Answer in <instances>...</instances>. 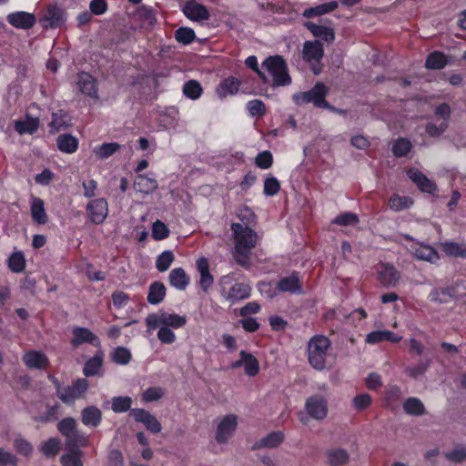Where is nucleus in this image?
I'll return each mask as SVG.
<instances>
[{"label": "nucleus", "mask_w": 466, "mask_h": 466, "mask_svg": "<svg viewBox=\"0 0 466 466\" xmlns=\"http://www.w3.org/2000/svg\"><path fill=\"white\" fill-rule=\"evenodd\" d=\"M444 457L455 463H461L466 460V446L456 445L451 450L444 452Z\"/></svg>", "instance_id": "a19ab883"}, {"label": "nucleus", "mask_w": 466, "mask_h": 466, "mask_svg": "<svg viewBox=\"0 0 466 466\" xmlns=\"http://www.w3.org/2000/svg\"><path fill=\"white\" fill-rule=\"evenodd\" d=\"M67 452L60 458L63 466H83L82 458L84 452L78 447H66Z\"/></svg>", "instance_id": "4be33fe9"}, {"label": "nucleus", "mask_w": 466, "mask_h": 466, "mask_svg": "<svg viewBox=\"0 0 466 466\" xmlns=\"http://www.w3.org/2000/svg\"><path fill=\"white\" fill-rule=\"evenodd\" d=\"M263 72H259L264 82L271 83L273 86H287L291 83L286 62L279 56L268 57L262 63Z\"/></svg>", "instance_id": "f03ea898"}, {"label": "nucleus", "mask_w": 466, "mask_h": 466, "mask_svg": "<svg viewBox=\"0 0 466 466\" xmlns=\"http://www.w3.org/2000/svg\"><path fill=\"white\" fill-rule=\"evenodd\" d=\"M131 403L129 397H116L112 400V410L115 412H124L130 409Z\"/></svg>", "instance_id": "052dcab7"}, {"label": "nucleus", "mask_w": 466, "mask_h": 466, "mask_svg": "<svg viewBox=\"0 0 466 466\" xmlns=\"http://www.w3.org/2000/svg\"><path fill=\"white\" fill-rule=\"evenodd\" d=\"M238 419L236 415L229 414L223 417L218 423L216 440L218 442L225 443L233 436Z\"/></svg>", "instance_id": "1a4fd4ad"}, {"label": "nucleus", "mask_w": 466, "mask_h": 466, "mask_svg": "<svg viewBox=\"0 0 466 466\" xmlns=\"http://www.w3.org/2000/svg\"><path fill=\"white\" fill-rule=\"evenodd\" d=\"M134 188L145 194H149L157 188V182L154 178L139 175L134 182Z\"/></svg>", "instance_id": "473e14b6"}, {"label": "nucleus", "mask_w": 466, "mask_h": 466, "mask_svg": "<svg viewBox=\"0 0 466 466\" xmlns=\"http://www.w3.org/2000/svg\"><path fill=\"white\" fill-rule=\"evenodd\" d=\"M329 339L321 335L313 337L308 344V360L312 368L321 370L326 367Z\"/></svg>", "instance_id": "20e7f679"}, {"label": "nucleus", "mask_w": 466, "mask_h": 466, "mask_svg": "<svg viewBox=\"0 0 466 466\" xmlns=\"http://www.w3.org/2000/svg\"><path fill=\"white\" fill-rule=\"evenodd\" d=\"M111 357L116 363L126 365L131 360V353L127 348L118 347L112 352Z\"/></svg>", "instance_id": "5fc2aeb1"}, {"label": "nucleus", "mask_w": 466, "mask_h": 466, "mask_svg": "<svg viewBox=\"0 0 466 466\" xmlns=\"http://www.w3.org/2000/svg\"><path fill=\"white\" fill-rule=\"evenodd\" d=\"M452 299L451 287L435 288L429 295V299L435 303H447Z\"/></svg>", "instance_id": "ea45409f"}, {"label": "nucleus", "mask_w": 466, "mask_h": 466, "mask_svg": "<svg viewBox=\"0 0 466 466\" xmlns=\"http://www.w3.org/2000/svg\"><path fill=\"white\" fill-rule=\"evenodd\" d=\"M404 238L411 241L409 249L416 258L430 263H435L439 260V254L431 246L414 241L409 235H405Z\"/></svg>", "instance_id": "6e6552de"}, {"label": "nucleus", "mask_w": 466, "mask_h": 466, "mask_svg": "<svg viewBox=\"0 0 466 466\" xmlns=\"http://www.w3.org/2000/svg\"><path fill=\"white\" fill-rule=\"evenodd\" d=\"M183 92L187 97L196 99L200 96L202 93V87L198 81L189 80L184 85Z\"/></svg>", "instance_id": "864d4df0"}, {"label": "nucleus", "mask_w": 466, "mask_h": 466, "mask_svg": "<svg viewBox=\"0 0 466 466\" xmlns=\"http://www.w3.org/2000/svg\"><path fill=\"white\" fill-rule=\"evenodd\" d=\"M173 260H174L173 253L168 250L164 251L157 258V262H156L157 268L159 271L164 272L169 268V266L171 265Z\"/></svg>", "instance_id": "bf43d9fd"}, {"label": "nucleus", "mask_w": 466, "mask_h": 466, "mask_svg": "<svg viewBox=\"0 0 466 466\" xmlns=\"http://www.w3.org/2000/svg\"><path fill=\"white\" fill-rule=\"evenodd\" d=\"M231 367L233 369L242 368L245 374L249 377L256 376L259 371V363L257 358L244 350L240 351L239 359L232 362Z\"/></svg>", "instance_id": "9b49d317"}, {"label": "nucleus", "mask_w": 466, "mask_h": 466, "mask_svg": "<svg viewBox=\"0 0 466 466\" xmlns=\"http://www.w3.org/2000/svg\"><path fill=\"white\" fill-rule=\"evenodd\" d=\"M408 176L421 191L431 194H434L437 191L434 182L425 177L420 170L410 168L408 171Z\"/></svg>", "instance_id": "f3484780"}, {"label": "nucleus", "mask_w": 466, "mask_h": 466, "mask_svg": "<svg viewBox=\"0 0 466 466\" xmlns=\"http://www.w3.org/2000/svg\"><path fill=\"white\" fill-rule=\"evenodd\" d=\"M338 3L336 1H330L328 3H324L321 5H319L315 7L308 8L303 12V16L305 17H312V16H318L322 15L328 13H330L337 9Z\"/></svg>", "instance_id": "c9c22d12"}, {"label": "nucleus", "mask_w": 466, "mask_h": 466, "mask_svg": "<svg viewBox=\"0 0 466 466\" xmlns=\"http://www.w3.org/2000/svg\"><path fill=\"white\" fill-rule=\"evenodd\" d=\"M130 415L136 421L143 423L147 430L152 433H158L162 430L161 423L149 411L143 409H133Z\"/></svg>", "instance_id": "f8f14e48"}, {"label": "nucleus", "mask_w": 466, "mask_h": 466, "mask_svg": "<svg viewBox=\"0 0 466 466\" xmlns=\"http://www.w3.org/2000/svg\"><path fill=\"white\" fill-rule=\"evenodd\" d=\"M121 148V145L118 143H104L93 149V153L96 157L99 159H106L113 156Z\"/></svg>", "instance_id": "e433bc0d"}, {"label": "nucleus", "mask_w": 466, "mask_h": 466, "mask_svg": "<svg viewBox=\"0 0 466 466\" xmlns=\"http://www.w3.org/2000/svg\"><path fill=\"white\" fill-rule=\"evenodd\" d=\"M59 404H56L54 406H50L47 408V410L45 414H39L34 416V420L36 422H47L50 420H56L57 419V411L59 409Z\"/></svg>", "instance_id": "680f3d73"}, {"label": "nucleus", "mask_w": 466, "mask_h": 466, "mask_svg": "<svg viewBox=\"0 0 466 466\" xmlns=\"http://www.w3.org/2000/svg\"><path fill=\"white\" fill-rule=\"evenodd\" d=\"M18 461L19 460L15 454L0 448V466H17Z\"/></svg>", "instance_id": "774afa93"}, {"label": "nucleus", "mask_w": 466, "mask_h": 466, "mask_svg": "<svg viewBox=\"0 0 466 466\" xmlns=\"http://www.w3.org/2000/svg\"><path fill=\"white\" fill-rule=\"evenodd\" d=\"M39 127V120L37 117H31L25 116L24 119H20L15 122V128L20 134H33Z\"/></svg>", "instance_id": "cd10ccee"}, {"label": "nucleus", "mask_w": 466, "mask_h": 466, "mask_svg": "<svg viewBox=\"0 0 466 466\" xmlns=\"http://www.w3.org/2000/svg\"><path fill=\"white\" fill-rule=\"evenodd\" d=\"M301 56L303 60L310 66L313 73L318 75L321 70L319 64L324 56L322 44L318 40L306 41L302 46Z\"/></svg>", "instance_id": "0eeeda50"}, {"label": "nucleus", "mask_w": 466, "mask_h": 466, "mask_svg": "<svg viewBox=\"0 0 466 466\" xmlns=\"http://www.w3.org/2000/svg\"><path fill=\"white\" fill-rule=\"evenodd\" d=\"M164 396V390L158 387L148 388L142 396V399L146 402L156 401L160 400Z\"/></svg>", "instance_id": "338daca9"}, {"label": "nucleus", "mask_w": 466, "mask_h": 466, "mask_svg": "<svg viewBox=\"0 0 466 466\" xmlns=\"http://www.w3.org/2000/svg\"><path fill=\"white\" fill-rule=\"evenodd\" d=\"M283 441V435L280 431L272 432L259 441L258 447L275 448Z\"/></svg>", "instance_id": "09e8293b"}, {"label": "nucleus", "mask_w": 466, "mask_h": 466, "mask_svg": "<svg viewBox=\"0 0 466 466\" xmlns=\"http://www.w3.org/2000/svg\"><path fill=\"white\" fill-rule=\"evenodd\" d=\"M327 93L328 87L322 83H318L308 92L294 94L292 98L294 103L298 106L312 103L316 107L331 109L325 99Z\"/></svg>", "instance_id": "423d86ee"}, {"label": "nucleus", "mask_w": 466, "mask_h": 466, "mask_svg": "<svg viewBox=\"0 0 466 466\" xmlns=\"http://www.w3.org/2000/svg\"><path fill=\"white\" fill-rule=\"evenodd\" d=\"M402 337L387 329H378L367 334L365 341L368 344L376 345L383 341L398 343Z\"/></svg>", "instance_id": "dca6fc26"}, {"label": "nucleus", "mask_w": 466, "mask_h": 466, "mask_svg": "<svg viewBox=\"0 0 466 466\" xmlns=\"http://www.w3.org/2000/svg\"><path fill=\"white\" fill-rule=\"evenodd\" d=\"M166 295V287L163 283L156 281L149 287L147 301L150 304H158Z\"/></svg>", "instance_id": "58836bf2"}, {"label": "nucleus", "mask_w": 466, "mask_h": 466, "mask_svg": "<svg viewBox=\"0 0 466 466\" xmlns=\"http://www.w3.org/2000/svg\"><path fill=\"white\" fill-rule=\"evenodd\" d=\"M379 280L385 287H394L398 284L400 275L394 266L380 263L377 268Z\"/></svg>", "instance_id": "ddd939ff"}, {"label": "nucleus", "mask_w": 466, "mask_h": 466, "mask_svg": "<svg viewBox=\"0 0 466 466\" xmlns=\"http://www.w3.org/2000/svg\"><path fill=\"white\" fill-rule=\"evenodd\" d=\"M102 420V411L96 406H88L81 411V421L86 426L96 427Z\"/></svg>", "instance_id": "5701e85b"}, {"label": "nucleus", "mask_w": 466, "mask_h": 466, "mask_svg": "<svg viewBox=\"0 0 466 466\" xmlns=\"http://www.w3.org/2000/svg\"><path fill=\"white\" fill-rule=\"evenodd\" d=\"M240 81L236 77H228L219 84L216 89L217 95L221 97H227L238 93Z\"/></svg>", "instance_id": "b1692460"}, {"label": "nucleus", "mask_w": 466, "mask_h": 466, "mask_svg": "<svg viewBox=\"0 0 466 466\" xmlns=\"http://www.w3.org/2000/svg\"><path fill=\"white\" fill-rule=\"evenodd\" d=\"M447 127L445 120L438 121L437 118H434L431 123L427 125L426 132L431 137H438L447 129Z\"/></svg>", "instance_id": "13d9d810"}, {"label": "nucleus", "mask_w": 466, "mask_h": 466, "mask_svg": "<svg viewBox=\"0 0 466 466\" xmlns=\"http://www.w3.org/2000/svg\"><path fill=\"white\" fill-rule=\"evenodd\" d=\"M305 25L312 33V35L314 36L319 37L326 42L330 43L335 38L333 29H331L329 27L320 25H316L311 22L306 23Z\"/></svg>", "instance_id": "c756f323"}, {"label": "nucleus", "mask_w": 466, "mask_h": 466, "mask_svg": "<svg viewBox=\"0 0 466 466\" xmlns=\"http://www.w3.org/2000/svg\"><path fill=\"white\" fill-rule=\"evenodd\" d=\"M163 313V319H162V326L163 327H171L173 329H178L180 327H183L186 324V318L184 316H180L177 314H170L162 311Z\"/></svg>", "instance_id": "79ce46f5"}, {"label": "nucleus", "mask_w": 466, "mask_h": 466, "mask_svg": "<svg viewBox=\"0 0 466 466\" xmlns=\"http://www.w3.org/2000/svg\"><path fill=\"white\" fill-rule=\"evenodd\" d=\"M56 143L59 150L67 154L74 153L78 146L77 138L70 134L60 135L56 139Z\"/></svg>", "instance_id": "7c9ffc66"}, {"label": "nucleus", "mask_w": 466, "mask_h": 466, "mask_svg": "<svg viewBox=\"0 0 466 466\" xmlns=\"http://www.w3.org/2000/svg\"><path fill=\"white\" fill-rule=\"evenodd\" d=\"M86 209L90 220L95 224H100L107 216V202L104 198L93 200L87 205Z\"/></svg>", "instance_id": "4468645a"}, {"label": "nucleus", "mask_w": 466, "mask_h": 466, "mask_svg": "<svg viewBox=\"0 0 466 466\" xmlns=\"http://www.w3.org/2000/svg\"><path fill=\"white\" fill-rule=\"evenodd\" d=\"M14 448L16 452L25 457H29L33 452L32 444L21 436H18L14 440Z\"/></svg>", "instance_id": "49530a36"}, {"label": "nucleus", "mask_w": 466, "mask_h": 466, "mask_svg": "<svg viewBox=\"0 0 466 466\" xmlns=\"http://www.w3.org/2000/svg\"><path fill=\"white\" fill-rule=\"evenodd\" d=\"M60 450V441L51 438L41 445V451L47 457L56 456Z\"/></svg>", "instance_id": "603ef678"}, {"label": "nucleus", "mask_w": 466, "mask_h": 466, "mask_svg": "<svg viewBox=\"0 0 466 466\" xmlns=\"http://www.w3.org/2000/svg\"><path fill=\"white\" fill-rule=\"evenodd\" d=\"M183 13L192 21L204 19V6L194 0H187L183 6Z\"/></svg>", "instance_id": "bb28decb"}, {"label": "nucleus", "mask_w": 466, "mask_h": 466, "mask_svg": "<svg viewBox=\"0 0 466 466\" xmlns=\"http://www.w3.org/2000/svg\"><path fill=\"white\" fill-rule=\"evenodd\" d=\"M372 404V398L368 393H360L356 395L352 400V408L357 411H363L370 407Z\"/></svg>", "instance_id": "c03bdc74"}, {"label": "nucleus", "mask_w": 466, "mask_h": 466, "mask_svg": "<svg viewBox=\"0 0 466 466\" xmlns=\"http://www.w3.org/2000/svg\"><path fill=\"white\" fill-rule=\"evenodd\" d=\"M169 230L167 227L161 222L160 220H157L153 224L152 228V236L155 239L161 240L168 237Z\"/></svg>", "instance_id": "69168bd1"}, {"label": "nucleus", "mask_w": 466, "mask_h": 466, "mask_svg": "<svg viewBox=\"0 0 466 466\" xmlns=\"http://www.w3.org/2000/svg\"><path fill=\"white\" fill-rule=\"evenodd\" d=\"M23 360L29 369H46L48 365L46 356L39 351H28L23 356Z\"/></svg>", "instance_id": "412c9836"}, {"label": "nucleus", "mask_w": 466, "mask_h": 466, "mask_svg": "<svg viewBox=\"0 0 466 466\" xmlns=\"http://www.w3.org/2000/svg\"><path fill=\"white\" fill-rule=\"evenodd\" d=\"M412 205V198L407 196H400L398 194H394L389 198L390 208L396 212L408 209Z\"/></svg>", "instance_id": "72a5a7b5"}, {"label": "nucleus", "mask_w": 466, "mask_h": 466, "mask_svg": "<svg viewBox=\"0 0 466 466\" xmlns=\"http://www.w3.org/2000/svg\"><path fill=\"white\" fill-rule=\"evenodd\" d=\"M189 279L185 270L181 268H177L171 270L169 274L170 284L179 290H184L188 285Z\"/></svg>", "instance_id": "2f4dec72"}, {"label": "nucleus", "mask_w": 466, "mask_h": 466, "mask_svg": "<svg viewBox=\"0 0 466 466\" xmlns=\"http://www.w3.org/2000/svg\"><path fill=\"white\" fill-rule=\"evenodd\" d=\"M280 190V183L277 177L268 176L264 180L263 193L267 197L276 196Z\"/></svg>", "instance_id": "a18cd8bd"}, {"label": "nucleus", "mask_w": 466, "mask_h": 466, "mask_svg": "<svg viewBox=\"0 0 466 466\" xmlns=\"http://www.w3.org/2000/svg\"><path fill=\"white\" fill-rule=\"evenodd\" d=\"M234 256L238 264L249 267V255L258 241L257 233L248 225L232 223Z\"/></svg>", "instance_id": "f257e3e1"}, {"label": "nucleus", "mask_w": 466, "mask_h": 466, "mask_svg": "<svg viewBox=\"0 0 466 466\" xmlns=\"http://www.w3.org/2000/svg\"><path fill=\"white\" fill-rule=\"evenodd\" d=\"M278 289L282 292L299 293L301 291V284L299 277L292 274L282 278L278 283Z\"/></svg>", "instance_id": "c85d7f7f"}, {"label": "nucleus", "mask_w": 466, "mask_h": 466, "mask_svg": "<svg viewBox=\"0 0 466 466\" xmlns=\"http://www.w3.org/2000/svg\"><path fill=\"white\" fill-rule=\"evenodd\" d=\"M48 379L55 385L59 400L66 405H72L76 400L84 398L89 386L87 380L83 378L76 380L72 385L66 387H62L61 382L51 374Z\"/></svg>", "instance_id": "7ed1b4c3"}, {"label": "nucleus", "mask_w": 466, "mask_h": 466, "mask_svg": "<svg viewBox=\"0 0 466 466\" xmlns=\"http://www.w3.org/2000/svg\"><path fill=\"white\" fill-rule=\"evenodd\" d=\"M58 431L65 436L66 447H85L88 439L77 430L76 420L72 417H66L57 423Z\"/></svg>", "instance_id": "39448f33"}, {"label": "nucleus", "mask_w": 466, "mask_h": 466, "mask_svg": "<svg viewBox=\"0 0 466 466\" xmlns=\"http://www.w3.org/2000/svg\"><path fill=\"white\" fill-rule=\"evenodd\" d=\"M447 63L446 57L440 52L431 53L427 60L426 66L430 69H441Z\"/></svg>", "instance_id": "8fccbe9b"}, {"label": "nucleus", "mask_w": 466, "mask_h": 466, "mask_svg": "<svg viewBox=\"0 0 466 466\" xmlns=\"http://www.w3.org/2000/svg\"><path fill=\"white\" fill-rule=\"evenodd\" d=\"M442 251L451 257H466V246L464 244H460L456 242H442L440 245Z\"/></svg>", "instance_id": "4c0bfd02"}, {"label": "nucleus", "mask_w": 466, "mask_h": 466, "mask_svg": "<svg viewBox=\"0 0 466 466\" xmlns=\"http://www.w3.org/2000/svg\"><path fill=\"white\" fill-rule=\"evenodd\" d=\"M31 215L33 220L37 224L44 225L47 222V216L44 208V201L41 198H34L31 205Z\"/></svg>", "instance_id": "f704fd0d"}, {"label": "nucleus", "mask_w": 466, "mask_h": 466, "mask_svg": "<svg viewBox=\"0 0 466 466\" xmlns=\"http://www.w3.org/2000/svg\"><path fill=\"white\" fill-rule=\"evenodd\" d=\"M73 339L71 341L74 347H78L79 345L87 342L94 345H98L99 340L97 337L88 329L86 328H75L73 329Z\"/></svg>", "instance_id": "aec40b11"}, {"label": "nucleus", "mask_w": 466, "mask_h": 466, "mask_svg": "<svg viewBox=\"0 0 466 466\" xmlns=\"http://www.w3.org/2000/svg\"><path fill=\"white\" fill-rule=\"evenodd\" d=\"M273 157L272 154L265 150L260 152L255 158V164L258 167L262 169H268L272 166Z\"/></svg>", "instance_id": "e2e57ef3"}, {"label": "nucleus", "mask_w": 466, "mask_h": 466, "mask_svg": "<svg viewBox=\"0 0 466 466\" xmlns=\"http://www.w3.org/2000/svg\"><path fill=\"white\" fill-rule=\"evenodd\" d=\"M175 38L177 42L187 45L195 39V33L189 27H180L176 30Z\"/></svg>", "instance_id": "4d7b16f0"}, {"label": "nucleus", "mask_w": 466, "mask_h": 466, "mask_svg": "<svg viewBox=\"0 0 466 466\" xmlns=\"http://www.w3.org/2000/svg\"><path fill=\"white\" fill-rule=\"evenodd\" d=\"M402 408L404 412L410 416L419 417L426 414V408L423 402L416 397L406 399L402 403Z\"/></svg>", "instance_id": "393cba45"}, {"label": "nucleus", "mask_w": 466, "mask_h": 466, "mask_svg": "<svg viewBox=\"0 0 466 466\" xmlns=\"http://www.w3.org/2000/svg\"><path fill=\"white\" fill-rule=\"evenodd\" d=\"M103 354L98 352L85 364L83 372L86 376H94L102 365Z\"/></svg>", "instance_id": "37998d69"}, {"label": "nucleus", "mask_w": 466, "mask_h": 466, "mask_svg": "<svg viewBox=\"0 0 466 466\" xmlns=\"http://www.w3.org/2000/svg\"><path fill=\"white\" fill-rule=\"evenodd\" d=\"M411 148V143L405 138H399L392 146V152L396 157L406 156Z\"/></svg>", "instance_id": "6e6d98bb"}, {"label": "nucleus", "mask_w": 466, "mask_h": 466, "mask_svg": "<svg viewBox=\"0 0 466 466\" xmlns=\"http://www.w3.org/2000/svg\"><path fill=\"white\" fill-rule=\"evenodd\" d=\"M359 222V218L356 214L351 212H345L337 216L333 220V224L343 227L356 226Z\"/></svg>", "instance_id": "3c124183"}, {"label": "nucleus", "mask_w": 466, "mask_h": 466, "mask_svg": "<svg viewBox=\"0 0 466 466\" xmlns=\"http://www.w3.org/2000/svg\"><path fill=\"white\" fill-rule=\"evenodd\" d=\"M65 22V13L63 9L56 5L48 6L46 14L40 19V23L45 28H53L60 26Z\"/></svg>", "instance_id": "2eb2a0df"}, {"label": "nucleus", "mask_w": 466, "mask_h": 466, "mask_svg": "<svg viewBox=\"0 0 466 466\" xmlns=\"http://www.w3.org/2000/svg\"><path fill=\"white\" fill-rule=\"evenodd\" d=\"M307 413L317 420H324L328 415L327 400L322 396H311L307 399L305 403Z\"/></svg>", "instance_id": "9d476101"}, {"label": "nucleus", "mask_w": 466, "mask_h": 466, "mask_svg": "<svg viewBox=\"0 0 466 466\" xmlns=\"http://www.w3.org/2000/svg\"><path fill=\"white\" fill-rule=\"evenodd\" d=\"M8 266L13 272H22L25 267V259L22 252L13 253L8 259Z\"/></svg>", "instance_id": "de8ad7c7"}, {"label": "nucleus", "mask_w": 466, "mask_h": 466, "mask_svg": "<svg viewBox=\"0 0 466 466\" xmlns=\"http://www.w3.org/2000/svg\"><path fill=\"white\" fill-rule=\"evenodd\" d=\"M251 289L248 284L236 283L227 294V299L232 303L248 299L250 296Z\"/></svg>", "instance_id": "a878e982"}, {"label": "nucleus", "mask_w": 466, "mask_h": 466, "mask_svg": "<svg viewBox=\"0 0 466 466\" xmlns=\"http://www.w3.org/2000/svg\"><path fill=\"white\" fill-rule=\"evenodd\" d=\"M7 21L15 27L29 29L35 24V16L27 12H16L7 15Z\"/></svg>", "instance_id": "a211bd4d"}, {"label": "nucleus", "mask_w": 466, "mask_h": 466, "mask_svg": "<svg viewBox=\"0 0 466 466\" xmlns=\"http://www.w3.org/2000/svg\"><path fill=\"white\" fill-rule=\"evenodd\" d=\"M329 461L333 465H342L349 460V455L344 450H335L329 452Z\"/></svg>", "instance_id": "0e129e2a"}, {"label": "nucleus", "mask_w": 466, "mask_h": 466, "mask_svg": "<svg viewBox=\"0 0 466 466\" xmlns=\"http://www.w3.org/2000/svg\"><path fill=\"white\" fill-rule=\"evenodd\" d=\"M77 78L78 87L83 94L94 98H98L96 81L91 75L82 72L78 74Z\"/></svg>", "instance_id": "6ab92c4d"}]
</instances>
